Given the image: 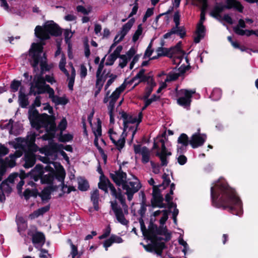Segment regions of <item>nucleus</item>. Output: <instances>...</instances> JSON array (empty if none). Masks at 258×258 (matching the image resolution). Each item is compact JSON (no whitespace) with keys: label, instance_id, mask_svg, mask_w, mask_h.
I'll return each instance as SVG.
<instances>
[{"label":"nucleus","instance_id":"3","mask_svg":"<svg viewBox=\"0 0 258 258\" xmlns=\"http://www.w3.org/2000/svg\"><path fill=\"white\" fill-rule=\"evenodd\" d=\"M56 169L47 165L43 168L40 165H37L32 170L31 174L34 176L35 181L41 178V181L45 183H50L53 179L54 175L60 181H62L65 177L66 173L63 167L56 162L51 163Z\"/></svg>","mask_w":258,"mask_h":258},{"label":"nucleus","instance_id":"61","mask_svg":"<svg viewBox=\"0 0 258 258\" xmlns=\"http://www.w3.org/2000/svg\"><path fill=\"white\" fill-rule=\"evenodd\" d=\"M153 14V9L152 8H149L148 9H147L146 12V14L143 19V21L144 22H145L147 19L151 16Z\"/></svg>","mask_w":258,"mask_h":258},{"label":"nucleus","instance_id":"20","mask_svg":"<svg viewBox=\"0 0 258 258\" xmlns=\"http://www.w3.org/2000/svg\"><path fill=\"white\" fill-rule=\"evenodd\" d=\"M134 151L136 154H140L142 155V161L143 163H147L150 160L151 152L146 147H142L140 145L134 146Z\"/></svg>","mask_w":258,"mask_h":258},{"label":"nucleus","instance_id":"30","mask_svg":"<svg viewBox=\"0 0 258 258\" xmlns=\"http://www.w3.org/2000/svg\"><path fill=\"white\" fill-rule=\"evenodd\" d=\"M205 34V28L202 23H199L197 26L196 36L195 37V42L199 43L201 39L204 38Z\"/></svg>","mask_w":258,"mask_h":258},{"label":"nucleus","instance_id":"14","mask_svg":"<svg viewBox=\"0 0 258 258\" xmlns=\"http://www.w3.org/2000/svg\"><path fill=\"white\" fill-rule=\"evenodd\" d=\"M234 8L241 12L243 7L241 4L236 0H226V5L221 7H217L212 12V15L215 17H217L219 14L221 13L224 9H230Z\"/></svg>","mask_w":258,"mask_h":258},{"label":"nucleus","instance_id":"36","mask_svg":"<svg viewBox=\"0 0 258 258\" xmlns=\"http://www.w3.org/2000/svg\"><path fill=\"white\" fill-rule=\"evenodd\" d=\"M111 192L112 195L116 199H118L121 204H122V207L127 206L125 204V199L124 196L120 193H117L115 188L114 187H111Z\"/></svg>","mask_w":258,"mask_h":258},{"label":"nucleus","instance_id":"32","mask_svg":"<svg viewBox=\"0 0 258 258\" xmlns=\"http://www.w3.org/2000/svg\"><path fill=\"white\" fill-rule=\"evenodd\" d=\"M44 235L40 232H37L34 234L33 236V242L38 245H42L44 243Z\"/></svg>","mask_w":258,"mask_h":258},{"label":"nucleus","instance_id":"39","mask_svg":"<svg viewBox=\"0 0 258 258\" xmlns=\"http://www.w3.org/2000/svg\"><path fill=\"white\" fill-rule=\"evenodd\" d=\"M143 28L142 27V24H140L138 25L137 30L135 31L133 36V41L135 42H136L140 38V37L142 35L143 33Z\"/></svg>","mask_w":258,"mask_h":258},{"label":"nucleus","instance_id":"29","mask_svg":"<svg viewBox=\"0 0 258 258\" xmlns=\"http://www.w3.org/2000/svg\"><path fill=\"white\" fill-rule=\"evenodd\" d=\"M23 154L22 151L18 150L13 154H11L9 157L6 159V164L10 167H13L15 165V159L21 157Z\"/></svg>","mask_w":258,"mask_h":258},{"label":"nucleus","instance_id":"58","mask_svg":"<svg viewBox=\"0 0 258 258\" xmlns=\"http://www.w3.org/2000/svg\"><path fill=\"white\" fill-rule=\"evenodd\" d=\"M39 257L41 258H51V256L48 251L44 249H40Z\"/></svg>","mask_w":258,"mask_h":258},{"label":"nucleus","instance_id":"42","mask_svg":"<svg viewBox=\"0 0 258 258\" xmlns=\"http://www.w3.org/2000/svg\"><path fill=\"white\" fill-rule=\"evenodd\" d=\"M66 63V58L63 55L61 56V58L59 61V68L67 76H69V73L65 69V65Z\"/></svg>","mask_w":258,"mask_h":258},{"label":"nucleus","instance_id":"41","mask_svg":"<svg viewBox=\"0 0 258 258\" xmlns=\"http://www.w3.org/2000/svg\"><path fill=\"white\" fill-rule=\"evenodd\" d=\"M19 99L21 106L23 107H25L28 104V101L26 98L25 94L23 92L22 89L21 88L19 92Z\"/></svg>","mask_w":258,"mask_h":258},{"label":"nucleus","instance_id":"47","mask_svg":"<svg viewBox=\"0 0 258 258\" xmlns=\"http://www.w3.org/2000/svg\"><path fill=\"white\" fill-rule=\"evenodd\" d=\"M72 139L73 136L70 134H61L59 137V141L62 142H66L72 140Z\"/></svg>","mask_w":258,"mask_h":258},{"label":"nucleus","instance_id":"2","mask_svg":"<svg viewBox=\"0 0 258 258\" xmlns=\"http://www.w3.org/2000/svg\"><path fill=\"white\" fill-rule=\"evenodd\" d=\"M123 121V131L120 134L110 128L108 131L110 140L118 150L122 149L124 146L125 139L127 135H131V141L137 130V127L142 120V113L140 112L138 116L128 115L122 113L121 115Z\"/></svg>","mask_w":258,"mask_h":258},{"label":"nucleus","instance_id":"46","mask_svg":"<svg viewBox=\"0 0 258 258\" xmlns=\"http://www.w3.org/2000/svg\"><path fill=\"white\" fill-rule=\"evenodd\" d=\"M63 35L65 38V41L67 43H70V40L73 36V32L69 29H66L64 31Z\"/></svg>","mask_w":258,"mask_h":258},{"label":"nucleus","instance_id":"45","mask_svg":"<svg viewBox=\"0 0 258 258\" xmlns=\"http://www.w3.org/2000/svg\"><path fill=\"white\" fill-rule=\"evenodd\" d=\"M221 96V91L219 89H214L212 94L211 97L214 100H217L220 99Z\"/></svg>","mask_w":258,"mask_h":258},{"label":"nucleus","instance_id":"50","mask_svg":"<svg viewBox=\"0 0 258 258\" xmlns=\"http://www.w3.org/2000/svg\"><path fill=\"white\" fill-rule=\"evenodd\" d=\"M163 182L162 185L166 186L169 185L170 182V175L169 174L164 173L162 175Z\"/></svg>","mask_w":258,"mask_h":258},{"label":"nucleus","instance_id":"56","mask_svg":"<svg viewBox=\"0 0 258 258\" xmlns=\"http://www.w3.org/2000/svg\"><path fill=\"white\" fill-rule=\"evenodd\" d=\"M6 171V167L3 160L0 159V181L2 179V176Z\"/></svg>","mask_w":258,"mask_h":258},{"label":"nucleus","instance_id":"64","mask_svg":"<svg viewBox=\"0 0 258 258\" xmlns=\"http://www.w3.org/2000/svg\"><path fill=\"white\" fill-rule=\"evenodd\" d=\"M43 78L45 80V82H47L48 83H49L51 84H52L55 82V81L53 77L51 75H46L45 76V78Z\"/></svg>","mask_w":258,"mask_h":258},{"label":"nucleus","instance_id":"63","mask_svg":"<svg viewBox=\"0 0 258 258\" xmlns=\"http://www.w3.org/2000/svg\"><path fill=\"white\" fill-rule=\"evenodd\" d=\"M67 122L65 118L62 119L58 125V128L61 131L64 130L67 127Z\"/></svg>","mask_w":258,"mask_h":258},{"label":"nucleus","instance_id":"48","mask_svg":"<svg viewBox=\"0 0 258 258\" xmlns=\"http://www.w3.org/2000/svg\"><path fill=\"white\" fill-rule=\"evenodd\" d=\"M179 77V74L177 73H170L169 74L167 77L166 79L165 80V82H170L172 81H174L176 80Z\"/></svg>","mask_w":258,"mask_h":258},{"label":"nucleus","instance_id":"7","mask_svg":"<svg viewBox=\"0 0 258 258\" xmlns=\"http://www.w3.org/2000/svg\"><path fill=\"white\" fill-rule=\"evenodd\" d=\"M42 45L33 43L29 50L31 65L35 71L38 70V64L40 65L42 71L47 70L46 58L45 54L42 52Z\"/></svg>","mask_w":258,"mask_h":258},{"label":"nucleus","instance_id":"12","mask_svg":"<svg viewBox=\"0 0 258 258\" xmlns=\"http://www.w3.org/2000/svg\"><path fill=\"white\" fill-rule=\"evenodd\" d=\"M126 85L124 84H122L119 87L116 89V90L112 93V94L108 97L109 92L106 93V96L103 99L104 103H106L109 101V105L108 106V109H114V104L116 100L118 98L120 93L122 92L125 88Z\"/></svg>","mask_w":258,"mask_h":258},{"label":"nucleus","instance_id":"21","mask_svg":"<svg viewBox=\"0 0 258 258\" xmlns=\"http://www.w3.org/2000/svg\"><path fill=\"white\" fill-rule=\"evenodd\" d=\"M206 138V135L197 133L191 136L189 142L192 148H196L202 146L205 142Z\"/></svg>","mask_w":258,"mask_h":258},{"label":"nucleus","instance_id":"59","mask_svg":"<svg viewBox=\"0 0 258 258\" xmlns=\"http://www.w3.org/2000/svg\"><path fill=\"white\" fill-rule=\"evenodd\" d=\"M80 74L81 78H85L87 74V68L84 64L80 66Z\"/></svg>","mask_w":258,"mask_h":258},{"label":"nucleus","instance_id":"25","mask_svg":"<svg viewBox=\"0 0 258 258\" xmlns=\"http://www.w3.org/2000/svg\"><path fill=\"white\" fill-rule=\"evenodd\" d=\"M152 195L153 198L152 201V205L155 207H163V198L159 193L158 188L155 186H153Z\"/></svg>","mask_w":258,"mask_h":258},{"label":"nucleus","instance_id":"60","mask_svg":"<svg viewBox=\"0 0 258 258\" xmlns=\"http://www.w3.org/2000/svg\"><path fill=\"white\" fill-rule=\"evenodd\" d=\"M109 79L107 81L106 84L105 86V89L106 90L107 88L111 85V84L114 82L116 78V76L113 75H111L109 76Z\"/></svg>","mask_w":258,"mask_h":258},{"label":"nucleus","instance_id":"26","mask_svg":"<svg viewBox=\"0 0 258 258\" xmlns=\"http://www.w3.org/2000/svg\"><path fill=\"white\" fill-rule=\"evenodd\" d=\"M160 141L162 143L161 151L160 153H158L157 155L160 158L161 165L163 166H165L167 164L166 157L171 155V154L170 151H168L166 149L163 140L161 139Z\"/></svg>","mask_w":258,"mask_h":258},{"label":"nucleus","instance_id":"18","mask_svg":"<svg viewBox=\"0 0 258 258\" xmlns=\"http://www.w3.org/2000/svg\"><path fill=\"white\" fill-rule=\"evenodd\" d=\"M94 113H92L88 117V120L92 126L93 132L95 137L94 140V144L96 147L98 145V139L101 136V122L99 118L97 119V122L95 124H92V119L93 118Z\"/></svg>","mask_w":258,"mask_h":258},{"label":"nucleus","instance_id":"8","mask_svg":"<svg viewBox=\"0 0 258 258\" xmlns=\"http://www.w3.org/2000/svg\"><path fill=\"white\" fill-rule=\"evenodd\" d=\"M61 33L60 28L52 21L46 22L43 27L37 26L35 29L36 36L41 39H47L50 35L58 36Z\"/></svg>","mask_w":258,"mask_h":258},{"label":"nucleus","instance_id":"11","mask_svg":"<svg viewBox=\"0 0 258 258\" xmlns=\"http://www.w3.org/2000/svg\"><path fill=\"white\" fill-rule=\"evenodd\" d=\"M195 92V90H180L178 92L177 103L184 108L188 109L191 103V98Z\"/></svg>","mask_w":258,"mask_h":258},{"label":"nucleus","instance_id":"44","mask_svg":"<svg viewBox=\"0 0 258 258\" xmlns=\"http://www.w3.org/2000/svg\"><path fill=\"white\" fill-rule=\"evenodd\" d=\"M68 242L70 243L71 248L70 252L71 258H75L78 253L77 247L72 243L71 240L69 239Z\"/></svg>","mask_w":258,"mask_h":258},{"label":"nucleus","instance_id":"27","mask_svg":"<svg viewBox=\"0 0 258 258\" xmlns=\"http://www.w3.org/2000/svg\"><path fill=\"white\" fill-rule=\"evenodd\" d=\"M48 94L49 98L51 99L52 102L56 105H65L68 102V100L65 97H60L54 95V92L53 89H49Z\"/></svg>","mask_w":258,"mask_h":258},{"label":"nucleus","instance_id":"5","mask_svg":"<svg viewBox=\"0 0 258 258\" xmlns=\"http://www.w3.org/2000/svg\"><path fill=\"white\" fill-rule=\"evenodd\" d=\"M110 176L113 181L118 186H121L125 190L128 201H131L134 194L141 188V185L139 179L133 176L132 179L126 181V174L121 170L110 173Z\"/></svg>","mask_w":258,"mask_h":258},{"label":"nucleus","instance_id":"24","mask_svg":"<svg viewBox=\"0 0 258 258\" xmlns=\"http://www.w3.org/2000/svg\"><path fill=\"white\" fill-rule=\"evenodd\" d=\"M136 50L134 48H131L124 55H121L119 56V66L121 68H124L127 64L128 60L136 54Z\"/></svg>","mask_w":258,"mask_h":258},{"label":"nucleus","instance_id":"53","mask_svg":"<svg viewBox=\"0 0 258 258\" xmlns=\"http://www.w3.org/2000/svg\"><path fill=\"white\" fill-rule=\"evenodd\" d=\"M21 85V82L18 81H14L11 85V88L13 91L16 92L18 91Z\"/></svg>","mask_w":258,"mask_h":258},{"label":"nucleus","instance_id":"49","mask_svg":"<svg viewBox=\"0 0 258 258\" xmlns=\"http://www.w3.org/2000/svg\"><path fill=\"white\" fill-rule=\"evenodd\" d=\"M37 191L36 190H30L28 189H26L24 194V197L28 199L30 197H36Z\"/></svg>","mask_w":258,"mask_h":258},{"label":"nucleus","instance_id":"31","mask_svg":"<svg viewBox=\"0 0 258 258\" xmlns=\"http://www.w3.org/2000/svg\"><path fill=\"white\" fill-rule=\"evenodd\" d=\"M148 78H152L150 76L145 75V70L141 69L139 72L133 78V81H138V83L142 82H148Z\"/></svg>","mask_w":258,"mask_h":258},{"label":"nucleus","instance_id":"10","mask_svg":"<svg viewBox=\"0 0 258 258\" xmlns=\"http://www.w3.org/2000/svg\"><path fill=\"white\" fill-rule=\"evenodd\" d=\"M111 206L117 221L122 225H126L128 221L126 219L125 215H127L128 213L127 206L122 207V210L118 206L116 202H111Z\"/></svg>","mask_w":258,"mask_h":258},{"label":"nucleus","instance_id":"43","mask_svg":"<svg viewBox=\"0 0 258 258\" xmlns=\"http://www.w3.org/2000/svg\"><path fill=\"white\" fill-rule=\"evenodd\" d=\"M178 143L182 146L186 147L188 144V137L186 134H182L178 139Z\"/></svg>","mask_w":258,"mask_h":258},{"label":"nucleus","instance_id":"57","mask_svg":"<svg viewBox=\"0 0 258 258\" xmlns=\"http://www.w3.org/2000/svg\"><path fill=\"white\" fill-rule=\"evenodd\" d=\"M9 152L8 149L4 145L0 143V157L4 156Z\"/></svg>","mask_w":258,"mask_h":258},{"label":"nucleus","instance_id":"22","mask_svg":"<svg viewBox=\"0 0 258 258\" xmlns=\"http://www.w3.org/2000/svg\"><path fill=\"white\" fill-rule=\"evenodd\" d=\"M180 14L179 12L175 13L173 17V21L175 26L172 28V32L178 34L181 38H183L185 35V31L183 27H179L180 23Z\"/></svg>","mask_w":258,"mask_h":258},{"label":"nucleus","instance_id":"17","mask_svg":"<svg viewBox=\"0 0 258 258\" xmlns=\"http://www.w3.org/2000/svg\"><path fill=\"white\" fill-rule=\"evenodd\" d=\"M105 58L102 59L101 63L99 64L97 73H96V91L95 92V96H96L100 92L104 84V83L106 79V76L101 75V72L103 70V65L102 62L104 61Z\"/></svg>","mask_w":258,"mask_h":258},{"label":"nucleus","instance_id":"1","mask_svg":"<svg viewBox=\"0 0 258 258\" xmlns=\"http://www.w3.org/2000/svg\"><path fill=\"white\" fill-rule=\"evenodd\" d=\"M211 194L213 202L217 203L219 207L229 211L241 208V202L235 190L228 186L223 178H219L212 184Z\"/></svg>","mask_w":258,"mask_h":258},{"label":"nucleus","instance_id":"6","mask_svg":"<svg viewBox=\"0 0 258 258\" xmlns=\"http://www.w3.org/2000/svg\"><path fill=\"white\" fill-rule=\"evenodd\" d=\"M35 136L32 135L28 140L22 139H18V147L23 151L28 150L25 154L24 167L27 168L32 167L35 163V156L33 152L38 150V147L34 144Z\"/></svg>","mask_w":258,"mask_h":258},{"label":"nucleus","instance_id":"16","mask_svg":"<svg viewBox=\"0 0 258 258\" xmlns=\"http://www.w3.org/2000/svg\"><path fill=\"white\" fill-rule=\"evenodd\" d=\"M162 215V217L160 220V223L161 225L160 229L159 231V233L160 234H163L166 236V238H169L170 236V234L168 232L166 227H164V224L168 219V213L167 211L163 210L160 211L158 210L153 213V215L154 217L158 216L160 215Z\"/></svg>","mask_w":258,"mask_h":258},{"label":"nucleus","instance_id":"33","mask_svg":"<svg viewBox=\"0 0 258 258\" xmlns=\"http://www.w3.org/2000/svg\"><path fill=\"white\" fill-rule=\"evenodd\" d=\"M99 191L95 189L91 194V199L94 205V208L95 210L98 211L99 209L98 202H99Z\"/></svg>","mask_w":258,"mask_h":258},{"label":"nucleus","instance_id":"23","mask_svg":"<svg viewBox=\"0 0 258 258\" xmlns=\"http://www.w3.org/2000/svg\"><path fill=\"white\" fill-rule=\"evenodd\" d=\"M181 42H178L177 44L173 48V51L171 54L175 55L173 59V62L175 64H179L183 59L184 52L180 48Z\"/></svg>","mask_w":258,"mask_h":258},{"label":"nucleus","instance_id":"38","mask_svg":"<svg viewBox=\"0 0 258 258\" xmlns=\"http://www.w3.org/2000/svg\"><path fill=\"white\" fill-rule=\"evenodd\" d=\"M71 68H72V72H71V75L70 76L69 75L68 77V80H69V84L68 87L69 89L71 90H73V85L75 82V78L76 76V72L75 68L73 66L72 64H71Z\"/></svg>","mask_w":258,"mask_h":258},{"label":"nucleus","instance_id":"54","mask_svg":"<svg viewBox=\"0 0 258 258\" xmlns=\"http://www.w3.org/2000/svg\"><path fill=\"white\" fill-rule=\"evenodd\" d=\"M117 58V57L114 55L113 54H110L107 57L106 64L107 66L112 65Z\"/></svg>","mask_w":258,"mask_h":258},{"label":"nucleus","instance_id":"15","mask_svg":"<svg viewBox=\"0 0 258 258\" xmlns=\"http://www.w3.org/2000/svg\"><path fill=\"white\" fill-rule=\"evenodd\" d=\"M135 23V19H130L126 24H125L121 28L120 31L118 33L114 38V43L111 46L110 48L112 49L115 46L116 43L120 42L130 30Z\"/></svg>","mask_w":258,"mask_h":258},{"label":"nucleus","instance_id":"35","mask_svg":"<svg viewBox=\"0 0 258 258\" xmlns=\"http://www.w3.org/2000/svg\"><path fill=\"white\" fill-rule=\"evenodd\" d=\"M49 207L45 206L44 207H42L39 208L37 210L34 211L33 213L29 215V218L31 219H33L36 218H37L40 215H43L44 213H46L47 211L49 210Z\"/></svg>","mask_w":258,"mask_h":258},{"label":"nucleus","instance_id":"34","mask_svg":"<svg viewBox=\"0 0 258 258\" xmlns=\"http://www.w3.org/2000/svg\"><path fill=\"white\" fill-rule=\"evenodd\" d=\"M173 51V48H171L170 50L164 47H158L157 49V56H154L152 58H150L149 60L154 59L157 58L158 57L163 55H167L169 54H171V52Z\"/></svg>","mask_w":258,"mask_h":258},{"label":"nucleus","instance_id":"9","mask_svg":"<svg viewBox=\"0 0 258 258\" xmlns=\"http://www.w3.org/2000/svg\"><path fill=\"white\" fill-rule=\"evenodd\" d=\"M35 83L32 84L30 88V93L36 95L47 92L49 94L50 89H52L45 83V80L42 77H37L34 79Z\"/></svg>","mask_w":258,"mask_h":258},{"label":"nucleus","instance_id":"4","mask_svg":"<svg viewBox=\"0 0 258 258\" xmlns=\"http://www.w3.org/2000/svg\"><path fill=\"white\" fill-rule=\"evenodd\" d=\"M29 118L33 127L39 130L44 128L47 134L45 135L44 140L51 139L55 134V125L50 116L46 114L40 115L36 109L33 107L29 111Z\"/></svg>","mask_w":258,"mask_h":258},{"label":"nucleus","instance_id":"13","mask_svg":"<svg viewBox=\"0 0 258 258\" xmlns=\"http://www.w3.org/2000/svg\"><path fill=\"white\" fill-rule=\"evenodd\" d=\"M147 84V86L146 88L145 94L143 97L146 100L145 101V106L143 107V110L145 109L153 101L158 100L159 98V96H156V95H154L151 98L147 99L152 92L153 88L156 86V83L154 81L153 78H148V82Z\"/></svg>","mask_w":258,"mask_h":258},{"label":"nucleus","instance_id":"62","mask_svg":"<svg viewBox=\"0 0 258 258\" xmlns=\"http://www.w3.org/2000/svg\"><path fill=\"white\" fill-rule=\"evenodd\" d=\"M140 56L141 55L140 54H137L134 56L130 65V69L131 70L133 68L134 64L139 61Z\"/></svg>","mask_w":258,"mask_h":258},{"label":"nucleus","instance_id":"52","mask_svg":"<svg viewBox=\"0 0 258 258\" xmlns=\"http://www.w3.org/2000/svg\"><path fill=\"white\" fill-rule=\"evenodd\" d=\"M153 52V50L152 48V43H150L148 45L147 49L145 51L144 55V58L150 57Z\"/></svg>","mask_w":258,"mask_h":258},{"label":"nucleus","instance_id":"55","mask_svg":"<svg viewBox=\"0 0 258 258\" xmlns=\"http://www.w3.org/2000/svg\"><path fill=\"white\" fill-rule=\"evenodd\" d=\"M178 242L180 245H182L184 247L182 251L184 253V254H185L186 251L187 250L188 248L187 243H186V241H185L183 240V239L182 237H180L179 238Z\"/></svg>","mask_w":258,"mask_h":258},{"label":"nucleus","instance_id":"19","mask_svg":"<svg viewBox=\"0 0 258 258\" xmlns=\"http://www.w3.org/2000/svg\"><path fill=\"white\" fill-rule=\"evenodd\" d=\"M17 177V174H12L9 178L3 181L0 185V189L2 192L5 194H9L12 191V186L15 181V179Z\"/></svg>","mask_w":258,"mask_h":258},{"label":"nucleus","instance_id":"37","mask_svg":"<svg viewBox=\"0 0 258 258\" xmlns=\"http://www.w3.org/2000/svg\"><path fill=\"white\" fill-rule=\"evenodd\" d=\"M78 188L82 191L87 190L89 187L88 182L86 180L83 178H79L78 179Z\"/></svg>","mask_w":258,"mask_h":258},{"label":"nucleus","instance_id":"28","mask_svg":"<svg viewBox=\"0 0 258 258\" xmlns=\"http://www.w3.org/2000/svg\"><path fill=\"white\" fill-rule=\"evenodd\" d=\"M98 187L105 192H107L108 188L111 190V187L114 186L111 184L107 178H105L103 175H101L100 177V182L98 183Z\"/></svg>","mask_w":258,"mask_h":258},{"label":"nucleus","instance_id":"40","mask_svg":"<svg viewBox=\"0 0 258 258\" xmlns=\"http://www.w3.org/2000/svg\"><path fill=\"white\" fill-rule=\"evenodd\" d=\"M77 10L79 12H81L84 15H88L92 12V8L91 6L84 7L82 6H78L77 7Z\"/></svg>","mask_w":258,"mask_h":258},{"label":"nucleus","instance_id":"51","mask_svg":"<svg viewBox=\"0 0 258 258\" xmlns=\"http://www.w3.org/2000/svg\"><path fill=\"white\" fill-rule=\"evenodd\" d=\"M174 189H175V185L173 183H172L170 185V194H167L165 197V200L168 203H170L172 199V198L170 195H173V190H174Z\"/></svg>","mask_w":258,"mask_h":258}]
</instances>
